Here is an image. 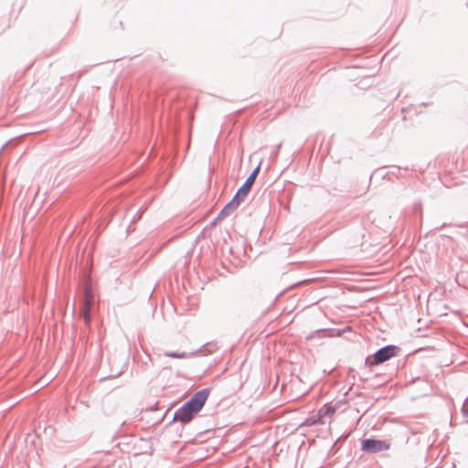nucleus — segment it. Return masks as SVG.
I'll list each match as a JSON object with an SVG mask.
<instances>
[{
    "instance_id": "5",
    "label": "nucleus",
    "mask_w": 468,
    "mask_h": 468,
    "mask_svg": "<svg viewBox=\"0 0 468 468\" xmlns=\"http://www.w3.org/2000/svg\"><path fill=\"white\" fill-rule=\"evenodd\" d=\"M94 298L91 292L88 289L85 291L84 296V306L80 313V315L83 317L84 321L88 324L90 321V310L93 305Z\"/></svg>"
},
{
    "instance_id": "6",
    "label": "nucleus",
    "mask_w": 468,
    "mask_h": 468,
    "mask_svg": "<svg viewBox=\"0 0 468 468\" xmlns=\"http://www.w3.org/2000/svg\"><path fill=\"white\" fill-rule=\"evenodd\" d=\"M166 356H171V357H184V354L182 355H177V354H166Z\"/></svg>"
},
{
    "instance_id": "1",
    "label": "nucleus",
    "mask_w": 468,
    "mask_h": 468,
    "mask_svg": "<svg viewBox=\"0 0 468 468\" xmlns=\"http://www.w3.org/2000/svg\"><path fill=\"white\" fill-rule=\"evenodd\" d=\"M208 397V391L202 389L197 392L189 401L184 404L175 415V419L182 423L190 421L202 409Z\"/></svg>"
},
{
    "instance_id": "2",
    "label": "nucleus",
    "mask_w": 468,
    "mask_h": 468,
    "mask_svg": "<svg viewBox=\"0 0 468 468\" xmlns=\"http://www.w3.org/2000/svg\"><path fill=\"white\" fill-rule=\"evenodd\" d=\"M260 167L257 166L250 176L247 178L245 183L239 188L234 197L224 207V208L220 211L218 216L216 218V221L221 220L228 215L231 214L233 211L237 209L241 201L245 198V197L250 192L254 181L259 174Z\"/></svg>"
},
{
    "instance_id": "3",
    "label": "nucleus",
    "mask_w": 468,
    "mask_h": 468,
    "mask_svg": "<svg viewBox=\"0 0 468 468\" xmlns=\"http://www.w3.org/2000/svg\"><path fill=\"white\" fill-rule=\"evenodd\" d=\"M397 348L393 346H388L379 349L373 356V358H367V362L370 366L381 364L396 355Z\"/></svg>"
},
{
    "instance_id": "4",
    "label": "nucleus",
    "mask_w": 468,
    "mask_h": 468,
    "mask_svg": "<svg viewBox=\"0 0 468 468\" xmlns=\"http://www.w3.org/2000/svg\"><path fill=\"white\" fill-rule=\"evenodd\" d=\"M388 447H389V445L387 444L385 441H379V440H373V439L364 440L362 441V446H361L363 451L372 452L388 450Z\"/></svg>"
}]
</instances>
